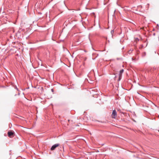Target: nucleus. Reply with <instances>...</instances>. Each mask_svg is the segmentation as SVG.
<instances>
[{
    "label": "nucleus",
    "instance_id": "obj_8",
    "mask_svg": "<svg viewBox=\"0 0 159 159\" xmlns=\"http://www.w3.org/2000/svg\"><path fill=\"white\" fill-rule=\"evenodd\" d=\"M52 91H53V89H52Z\"/></svg>",
    "mask_w": 159,
    "mask_h": 159
},
{
    "label": "nucleus",
    "instance_id": "obj_4",
    "mask_svg": "<svg viewBox=\"0 0 159 159\" xmlns=\"http://www.w3.org/2000/svg\"><path fill=\"white\" fill-rule=\"evenodd\" d=\"M124 72V70L123 69H122L120 71V74H119V75H120V76L122 74V73L123 72ZM120 80V77L119 78V80Z\"/></svg>",
    "mask_w": 159,
    "mask_h": 159
},
{
    "label": "nucleus",
    "instance_id": "obj_1",
    "mask_svg": "<svg viewBox=\"0 0 159 159\" xmlns=\"http://www.w3.org/2000/svg\"><path fill=\"white\" fill-rule=\"evenodd\" d=\"M117 116V112L116 111L114 110H113L112 114L111 115V116L112 118H115Z\"/></svg>",
    "mask_w": 159,
    "mask_h": 159
},
{
    "label": "nucleus",
    "instance_id": "obj_6",
    "mask_svg": "<svg viewBox=\"0 0 159 159\" xmlns=\"http://www.w3.org/2000/svg\"><path fill=\"white\" fill-rule=\"evenodd\" d=\"M132 61H134V59L133 58V57H132Z\"/></svg>",
    "mask_w": 159,
    "mask_h": 159
},
{
    "label": "nucleus",
    "instance_id": "obj_7",
    "mask_svg": "<svg viewBox=\"0 0 159 159\" xmlns=\"http://www.w3.org/2000/svg\"><path fill=\"white\" fill-rule=\"evenodd\" d=\"M119 58H117V60H119Z\"/></svg>",
    "mask_w": 159,
    "mask_h": 159
},
{
    "label": "nucleus",
    "instance_id": "obj_2",
    "mask_svg": "<svg viewBox=\"0 0 159 159\" xmlns=\"http://www.w3.org/2000/svg\"><path fill=\"white\" fill-rule=\"evenodd\" d=\"M59 143H57V144H54L52 146V147L51 148V150L52 151L56 149V148L57 147L59 146Z\"/></svg>",
    "mask_w": 159,
    "mask_h": 159
},
{
    "label": "nucleus",
    "instance_id": "obj_5",
    "mask_svg": "<svg viewBox=\"0 0 159 159\" xmlns=\"http://www.w3.org/2000/svg\"><path fill=\"white\" fill-rule=\"evenodd\" d=\"M114 30H112L111 31V34H113V33H114Z\"/></svg>",
    "mask_w": 159,
    "mask_h": 159
},
{
    "label": "nucleus",
    "instance_id": "obj_3",
    "mask_svg": "<svg viewBox=\"0 0 159 159\" xmlns=\"http://www.w3.org/2000/svg\"><path fill=\"white\" fill-rule=\"evenodd\" d=\"M14 133L11 131H9L8 132L7 134L9 137H11L14 134Z\"/></svg>",
    "mask_w": 159,
    "mask_h": 159
}]
</instances>
